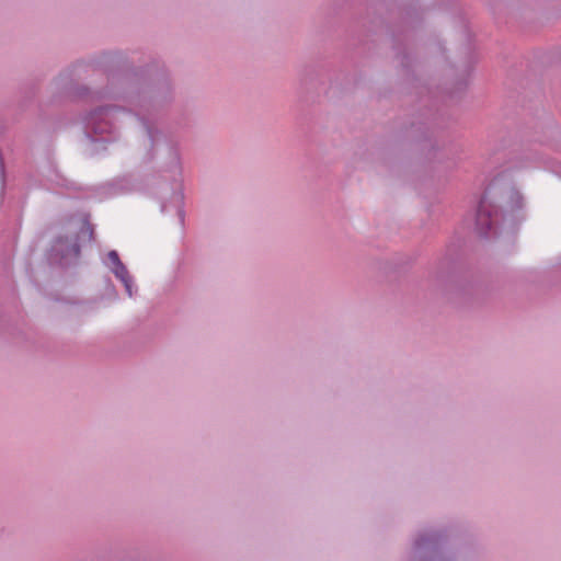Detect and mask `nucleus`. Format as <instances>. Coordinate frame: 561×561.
Wrapping results in <instances>:
<instances>
[{
    "mask_svg": "<svg viewBox=\"0 0 561 561\" xmlns=\"http://www.w3.org/2000/svg\"><path fill=\"white\" fill-rule=\"evenodd\" d=\"M507 204L510 211L514 213L524 206L522 194L514 187L501 181V178H492L485 186L476 214V229L482 237L496 236L505 221L502 206Z\"/></svg>",
    "mask_w": 561,
    "mask_h": 561,
    "instance_id": "f257e3e1",
    "label": "nucleus"
},
{
    "mask_svg": "<svg viewBox=\"0 0 561 561\" xmlns=\"http://www.w3.org/2000/svg\"><path fill=\"white\" fill-rule=\"evenodd\" d=\"M73 234L58 236L50 248V260L60 266H67L76 262L81 254V247L95 239L94 225L91 222L90 214L78 213L67 218Z\"/></svg>",
    "mask_w": 561,
    "mask_h": 561,
    "instance_id": "f03ea898",
    "label": "nucleus"
},
{
    "mask_svg": "<svg viewBox=\"0 0 561 561\" xmlns=\"http://www.w3.org/2000/svg\"><path fill=\"white\" fill-rule=\"evenodd\" d=\"M447 538L442 531H430L420 535L414 547L422 552L420 561H449L443 554V547Z\"/></svg>",
    "mask_w": 561,
    "mask_h": 561,
    "instance_id": "7ed1b4c3",
    "label": "nucleus"
},
{
    "mask_svg": "<svg viewBox=\"0 0 561 561\" xmlns=\"http://www.w3.org/2000/svg\"><path fill=\"white\" fill-rule=\"evenodd\" d=\"M112 272L124 284L128 295L131 296L133 277L130 276L126 265L124 263H119V265L112 267Z\"/></svg>",
    "mask_w": 561,
    "mask_h": 561,
    "instance_id": "20e7f679",
    "label": "nucleus"
},
{
    "mask_svg": "<svg viewBox=\"0 0 561 561\" xmlns=\"http://www.w3.org/2000/svg\"><path fill=\"white\" fill-rule=\"evenodd\" d=\"M107 259H108V262L113 265V267L119 265V263H123L119 259L117 251H115V250H111L107 253Z\"/></svg>",
    "mask_w": 561,
    "mask_h": 561,
    "instance_id": "39448f33",
    "label": "nucleus"
},
{
    "mask_svg": "<svg viewBox=\"0 0 561 561\" xmlns=\"http://www.w3.org/2000/svg\"><path fill=\"white\" fill-rule=\"evenodd\" d=\"M62 186H65L66 191H60L59 193L60 194H66V195H71L72 194V191H77L78 188L76 186H68L66 184H61Z\"/></svg>",
    "mask_w": 561,
    "mask_h": 561,
    "instance_id": "423d86ee",
    "label": "nucleus"
},
{
    "mask_svg": "<svg viewBox=\"0 0 561 561\" xmlns=\"http://www.w3.org/2000/svg\"><path fill=\"white\" fill-rule=\"evenodd\" d=\"M7 180L8 178L7 176H3L1 178V191L4 192L5 191V187H7Z\"/></svg>",
    "mask_w": 561,
    "mask_h": 561,
    "instance_id": "0eeeda50",
    "label": "nucleus"
},
{
    "mask_svg": "<svg viewBox=\"0 0 561 561\" xmlns=\"http://www.w3.org/2000/svg\"><path fill=\"white\" fill-rule=\"evenodd\" d=\"M179 216H180L181 222L183 224L184 222V210L183 209L179 210Z\"/></svg>",
    "mask_w": 561,
    "mask_h": 561,
    "instance_id": "6e6552de",
    "label": "nucleus"
},
{
    "mask_svg": "<svg viewBox=\"0 0 561 561\" xmlns=\"http://www.w3.org/2000/svg\"><path fill=\"white\" fill-rule=\"evenodd\" d=\"M62 182H67V178H59Z\"/></svg>",
    "mask_w": 561,
    "mask_h": 561,
    "instance_id": "1a4fd4ad",
    "label": "nucleus"
}]
</instances>
